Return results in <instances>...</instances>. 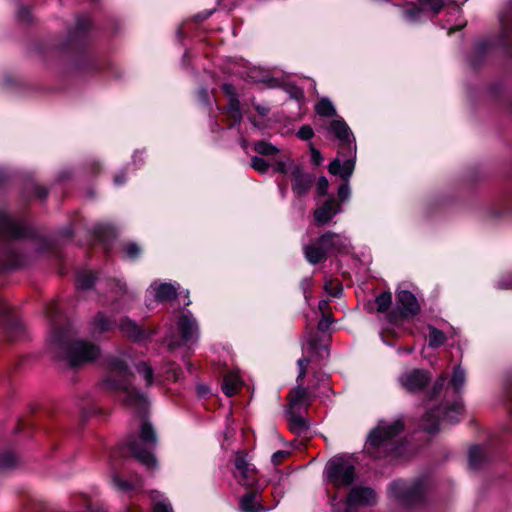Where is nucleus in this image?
Instances as JSON below:
<instances>
[{"label":"nucleus","instance_id":"obj_37","mask_svg":"<svg viewBox=\"0 0 512 512\" xmlns=\"http://www.w3.org/2000/svg\"><path fill=\"white\" fill-rule=\"evenodd\" d=\"M375 303L378 312H386L392 304V294L390 292L381 293L376 297Z\"/></svg>","mask_w":512,"mask_h":512},{"label":"nucleus","instance_id":"obj_3","mask_svg":"<svg viewBox=\"0 0 512 512\" xmlns=\"http://www.w3.org/2000/svg\"><path fill=\"white\" fill-rule=\"evenodd\" d=\"M156 440V434L152 425L147 421H143L140 426L138 439L135 437L130 438L124 447L139 462L147 467H154L156 459L150 449L155 445Z\"/></svg>","mask_w":512,"mask_h":512},{"label":"nucleus","instance_id":"obj_52","mask_svg":"<svg viewBox=\"0 0 512 512\" xmlns=\"http://www.w3.org/2000/svg\"><path fill=\"white\" fill-rule=\"evenodd\" d=\"M497 287L500 289H512V274L503 276Z\"/></svg>","mask_w":512,"mask_h":512},{"label":"nucleus","instance_id":"obj_19","mask_svg":"<svg viewBox=\"0 0 512 512\" xmlns=\"http://www.w3.org/2000/svg\"><path fill=\"white\" fill-rule=\"evenodd\" d=\"M108 376L106 378H112L116 383H120L122 380H126V376L129 375L128 366L117 358H111L107 362Z\"/></svg>","mask_w":512,"mask_h":512},{"label":"nucleus","instance_id":"obj_35","mask_svg":"<svg viewBox=\"0 0 512 512\" xmlns=\"http://www.w3.org/2000/svg\"><path fill=\"white\" fill-rule=\"evenodd\" d=\"M16 20L23 26L28 27L33 23L34 17L29 8L20 6L16 11Z\"/></svg>","mask_w":512,"mask_h":512},{"label":"nucleus","instance_id":"obj_60","mask_svg":"<svg viewBox=\"0 0 512 512\" xmlns=\"http://www.w3.org/2000/svg\"><path fill=\"white\" fill-rule=\"evenodd\" d=\"M328 306H329V301L328 300H321V301H319L318 309L321 311L322 315L323 314H328L326 312Z\"/></svg>","mask_w":512,"mask_h":512},{"label":"nucleus","instance_id":"obj_24","mask_svg":"<svg viewBox=\"0 0 512 512\" xmlns=\"http://www.w3.org/2000/svg\"><path fill=\"white\" fill-rule=\"evenodd\" d=\"M177 298V289L171 283H162L155 290V299L158 302H173Z\"/></svg>","mask_w":512,"mask_h":512},{"label":"nucleus","instance_id":"obj_32","mask_svg":"<svg viewBox=\"0 0 512 512\" xmlns=\"http://www.w3.org/2000/svg\"><path fill=\"white\" fill-rule=\"evenodd\" d=\"M289 95L290 99H294L298 103L299 109H302L306 102L304 87L298 86L294 81H290Z\"/></svg>","mask_w":512,"mask_h":512},{"label":"nucleus","instance_id":"obj_18","mask_svg":"<svg viewBox=\"0 0 512 512\" xmlns=\"http://www.w3.org/2000/svg\"><path fill=\"white\" fill-rule=\"evenodd\" d=\"M292 176V191L294 195L297 197L305 196L310 191L315 181V176L309 173H303L300 170L293 171Z\"/></svg>","mask_w":512,"mask_h":512},{"label":"nucleus","instance_id":"obj_33","mask_svg":"<svg viewBox=\"0 0 512 512\" xmlns=\"http://www.w3.org/2000/svg\"><path fill=\"white\" fill-rule=\"evenodd\" d=\"M429 346L436 348L444 344L446 341L445 334L434 326H429Z\"/></svg>","mask_w":512,"mask_h":512},{"label":"nucleus","instance_id":"obj_55","mask_svg":"<svg viewBox=\"0 0 512 512\" xmlns=\"http://www.w3.org/2000/svg\"><path fill=\"white\" fill-rule=\"evenodd\" d=\"M129 257H135L139 253V247L135 243H129L124 247Z\"/></svg>","mask_w":512,"mask_h":512},{"label":"nucleus","instance_id":"obj_14","mask_svg":"<svg viewBox=\"0 0 512 512\" xmlns=\"http://www.w3.org/2000/svg\"><path fill=\"white\" fill-rule=\"evenodd\" d=\"M349 151V158L343 162L339 158H335L329 163L328 171L332 175H337L345 182H348L355 169L356 159V145L353 146L352 151Z\"/></svg>","mask_w":512,"mask_h":512},{"label":"nucleus","instance_id":"obj_51","mask_svg":"<svg viewBox=\"0 0 512 512\" xmlns=\"http://www.w3.org/2000/svg\"><path fill=\"white\" fill-rule=\"evenodd\" d=\"M94 233L99 239L113 235V231L109 227H98L94 230Z\"/></svg>","mask_w":512,"mask_h":512},{"label":"nucleus","instance_id":"obj_57","mask_svg":"<svg viewBox=\"0 0 512 512\" xmlns=\"http://www.w3.org/2000/svg\"><path fill=\"white\" fill-rule=\"evenodd\" d=\"M153 512H172V509L163 502H157L153 506Z\"/></svg>","mask_w":512,"mask_h":512},{"label":"nucleus","instance_id":"obj_40","mask_svg":"<svg viewBox=\"0 0 512 512\" xmlns=\"http://www.w3.org/2000/svg\"><path fill=\"white\" fill-rule=\"evenodd\" d=\"M254 149L257 153L262 155H273L278 152V149L265 141L255 143Z\"/></svg>","mask_w":512,"mask_h":512},{"label":"nucleus","instance_id":"obj_4","mask_svg":"<svg viewBox=\"0 0 512 512\" xmlns=\"http://www.w3.org/2000/svg\"><path fill=\"white\" fill-rule=\"evenodd\" d=\"M59 349L65 352L68 365L72 368L95 361L100 356V348L85 340H71L62 343L55 340Z\"/></svg>","mask_w":512,"mask_h":512},{"label":"nucleus","instance_id":"obj_1","mask_svg":"<svg viewBox=\"0 0 512 512\" xmlns=\"http://www.w3.org/2000/svg\"><path fill=\"white\" fill-rule=\"evenodd\" d=\"M310 362L309 356L306 355L297 361V385L294 388L293 395H290V433H295L298 439L296 441L290 440V453L293 450H302L308 438L309 423L303 413L309 405L311 397L302 384Z\"/></svg>","mask_w":512,"mask_h":512},{"label":"nucleus","instance_id":"obj_62","mask_svg":"<svg viewBox=\"0 0 512 512\" xmlns=\"http://www.w3.org/2000/svg\"><path fill=\"white\" fill-rule=\"evenodd\" d=\"M275 171L284 174L286 172V165L284 162H278L274 166Z\"/></svg>","mask_w":512,"mask_h":512},{"label":"nucleus","instance_id":"obj_15","mask_svg":"<svg viewBox=\"0 0 512 512\" xmlns=\"http://www.w3.org/2000/svg\"><path fill=\"white\" fill-rule=\"evenodd\" d=\"M326 244V240H323L322 234L319 238L305 245L303 252L306 260L312 265H316L326 260L329 256Z\"/></svg>","mask_w":512,"mask_h":512},{"label":"nucleus","instance_id":"obj_59","mask_svg":"<svg viewBox=\"0 0 512 512\" xmlns=\"http://www.w3.org/2000/svg\"><path fill=\"white\" fill-rule=\"evenodd\" d=\"M287 455L288 454L285 451H278L274 453L272 461L275 465H279L287 457Z\"/></svg>","mask_w":512,"mask_h":512},{"label":"nucleus","instance_id":"obj_2","mask_svg":"<svg viewBox=\"0 0 512 512\" xmlns=\"http://www.w3.org/2000/svg\"><path fill=\"white\" fill-rule=\"evenodd\" d=\"M404 430V423L401 419L391 422L380 421L378 425L370 432L367 440L366 449L374 457H380L377 450L384 452L394 449V438Z\"/></svg>","mask_w":512,"mask_h":512},{"label":"nucleus","instance_id":"obj_61","mask_svg":"<svg viewBox=\"0 0 512 512\" xmlns=\"http://www.w3.org/2000/svg\"><path fill=\"white\" fill-rule=\"evenodd\" d=\"M9 313L10 307L4 302H0V316H5L8 315Z\"/></svg>","mask_w":512,"mask_h":512},{"label":"nucleus","instance_id":"obj_34","mask_svg":"<svg viewBox=\"0 0 512 512\" xmlns=\"http://www.w3.org/2000/svg\"><path fill=\"white\" fill-rule=\"evenodd\" d=\"M483 460V450L479 446H473L469 450L468 462L472 469H478Z\"/></svg>","mask_w":512,"mask_h":512},{"label":"nucleus","instance_id":"obj_39","mask_svg":"<svg viewBox=\"0 0 512 512\" xmlns=\"http://www.w3.org/2000/svg\"><path fill=\"white\" fill-rule=\"evenodd\" d=\"M18 462V458L12 452H4L0 454V469H9L14 467Z\"/></svg>","mask_w":512,"mask_h":512},{"label":"nucleus","instance_id":"obj_46","mask_svg":"<svg viewBox=\"0 0 512 512\" xmlns=\"http://www.w3.org/2000/svg\"><path fill=\"white\" fill-rule=\"evenodd\" d=\"M333 321L334 320L330 314H323L318 322L317 329L320 332H326L330 328Z\"/></svg>","mask_w":512,"mask_h":512},{"label":"nucleus","instance_id":"obj_43","mask_svg":"<svg viewBox=\"0 0 512 512\" xmlns=\"http://www.w3.org/2000/svg\"><path fill=\"white\" fill-rule=\"evenodd\" d=\"M338 199L337 201L342 204L343 202L347 201L350 198L351 195V189L348 182H344L341 184L338 188Z\"/></svg>","mask_w":512,"mask_h":512},{"label":"nucleus","instance_id":"obj_45","mask_svg":"<svg viewBox=\"0 0 512 512\" xmlns=\"http://www.w3.org/2000/svg\"><path fill=\"white\" fill-rule=\"evenodd\" d=\"M296 135L299 139L307 141L314 136V130L310 125H303L297 131Z\"/></svg>","mask_w":512,"mask_h":512},{"label":"nucleus","instance_id":"obj_7","mask_svg":"<svg viewBox=\"0 0 512 512\" xmlns=\"http://www.w3.org/2000/svg\"><path fill=\"white\" fill-rule=\"evenodd\" d=\"M424 491L423 480H416L413 483L397 480L392 482L388 488L390 498L407 506L419 502L424 495Z\"/></svg>","mask_w":512,"mask_h":512},{"label":"nucleus","instance_id":"obj_23","mask_svg":"<svg viewBox=\"0 0 512 512\" xmlns=\"http://www.w3.org/2000/svg\"><path fill=\"white\" fill-rule=\"evenodd\" d=\"M303 350L308 355H316L320 358L328 356V346L320 341L317 335L310 336L303 346Z\"/></svg>","mask_w":512,"mask_h":512},{"label":"nucleus","instance_id":"obj_48","mask_svg":"<svg viewBox=\"0 0 512 512\" xmlns=\"http://www.w3.org/2000/svg\"><path fill=\"white\" fill-rule=\"evenodd\" d=\"M113 482L115 485L125 491L131 490L134 488V485L124 479H122L119 475L113 476Z\"/></svg>","mask_w":512,"mask_h":512},{"label":"nucleus","instance_id":"obj_8","mask_svg":"<svg viewBox=\"0 0 512 512\" xmlns=\"http://www.w3.org/2000/svg\"><path fill=\"white\" fill-rule=\"evenodd\" d=\"M101 384L103 389L108 392L122 391L124 393L123 403L135 408L140 414H145L147 407L145 396L131 387L127 381L122 380L120 383H116L112 378H105Z\"/></svg>","mask_w":512,"mask_h":512},{"label":"nucleus","instance_id":"obj_42","mask_svg":"<svg viewBox=\"0 0 512 512\" xmlns=\"http://www.w3.org/2000/svg\"><path fill=\"white\" fill-rule=\"evenodd\" d=\"M422 14V8L415 3H411L405 10V17L410 21L419 20Z\"/></svg>","mask_w":512,"mask_h":512},{"label":"nucleus","instance_id":"obj_47","mask_svg":"<svg viewBox=\"0 0 512 512\" xmlns=\"http://www.w3.org/2000/svg\"><path fill=\"white\" fill-rule=\"evenodd\" d=\"M329 182L328 179L325 176L319 177L317 184H316V193L319 196H324L327 194L328 191Z\"/></svg>","mask_w":512,"mask_h":512},{"label":"nucleus","instance_id":"obj_26","mask_svg":"<svg viewBox=\"0 0 512 512\" xmlns=\"http://www.w3.org/2000/svg\"><path fill=\"white\" fill-rule=\"evenodd\" d=\"M498 20L502 29L500 32H512V0H508L498 12Z\"/></svg>","mask_w":512,"mask_h":512},{"label":"nucleus","instance_id":"obj_21","mask_svg":"<svg viewBox=\"0 0 512 512\" xmlns=\"http://www.w3.org/2000/svg\"><path fill=\"white\" fill-rule=\"evenodd\" d=\"M119 330L123 336L132 340H141L145 337L144 329L129 318L121 319Z\"/></svg>","mask_w":512,"mask_h":512},{"label":"nucleus","instance_id":"obj_49","mask_svg":"<svg viewBox=\"0 0 512 512\" xmlns=\"http://www.w3.org/2000/svg\"><path fill=\"white\" fill-rule=\"evenodd\" d=\"M310 153H311V161L314 165L318 166L323 161V156L321 152L314 147L312 143H309Z\"/></svg>","mask_w":512,"mask_h":512},{"label":"nucleus","instance_id":"obj_50","mask_svg":"<svg viewBox=\"0 0 512 512\" xmlns=\"http://www.w3.org/2000/svg\"><path fill=\"white\" fill-rule=\"evenodd\" d=\"M252 167L259 172H265L268 169V163L260 157H253Z\"/></svg>","mask_w":512,"mask_h":512},{"label":"nucleus","instance_id":"obj_30","mask_svg":"<svg viewBox=\"0 0 512 512\" xmlns=\"http://www.w3.org/2000/svg\"><path fill=\"white\" fill-rule=\"evenodd\" d=\"M466 382V373L460 367L457 366L454 368L453 375L450 381V385L455 393L461 392Z\"/></svg>","mask_w":512,"mask_h":512},{"label":"nucleus","instance_id":"obj_6","mask_svg":"<svg viewBox=\"0 0 512 512\" xmlns=\"http://www.w3.org/2000/svg\"><path fill=\"white\" fill-rule=\"evenodd\" d=\"M462 410L463 405L460 400H455L449 406L430 410L422 418V427L427 433L435 434L439 431L440 415L443 422L455 424L459 422Z\"/></svg>","mask_w":512,"mask_h":512},{"label":"nucleus","instance_id":"obj_25","mask_svg":"<svg viewBox=\"0 0 512 512\" xmlns=\"http://www.w3.org/2000/svg\"><path fill=\"white\" fill-rule=\"evenodd\" d=\"M178 330L181 334V338L184 341H190L193 339L196 331L194 321L187 315H181L178 320Z\"/></svg>","mask_w":512,"mask_h":512},{"label":"nucleus","instance_id":"obj_17","mask_svg":"<svg viewBox=\"0 0 512 512\" xmlns=\"http://www.w3.org/2000/svg\"><path fill=\"white\" fill-rule=\"evenodd\" d=\"M397 305L403 317L414 316L420 311V305L415 295L408 290L397 291Z\"/></svg>","mask_w":512,"mask_h":512},{"label":"nucleus","instance_id":"obj_11","mask_svg":"<svg viewBox=\"0 0 512 512\" xmlns=\"http://www.w3.org/2000/svg\"><path fill=\"white\" fill-rule=\"evenodd\" d=\"M325 129L330 137L339 142L342 149L347 148L352 151L353 146L356 145L351 129L342 118L330 121Z\"/></svg>","mask_w":512,"mask_h":512},{"label":"nucleus","instance_id":"obj_58","mask_svg":"<svg viewBox=\"0 0 512 512\" xmlns=\"http://www.w3.org/2000/svg\"><path fill=\"white\" fill-rule=\"evenodd\" d=\"M325 290L333 297H337L342 293V287L338 285L335 288H331V284H325Z\"/></svg>","mask_w":512,"mask_h":512},{"label":"nucleus","instance_id":"obj_27","mask_svg":"<svg viewBox=\"0 0 512 512\" xmlns=\"http://www.w3.org/2000/svg\"><path fill=\"white\" fill-rule=\"evenodd\" d=\"M113 329L112 321L103 313H98L92 321V334H102Z\"/></svg>","mask_w":512,"mask_h":512},{"label":"nucleus","instance_id":"obj_36","mask_svg":"<svg viewBox=\"0 0 512 512\" xmlns=\"http://www.w3.org/2000/svg\"><path fill=\"white\" fill-rule=\"evenodd\" d=\"M96 276L92 272H81L77 275V285L83 290L93 287Z\"/></svg>","mask_w":512,"mask_h":512},{"label":"nucleus","instance_id":"obj_28","mask_svg":"<svg viewBox=\"0 0 512 512\" xmlns=\"http://www.w3.org/2000/svg\"><path fill=\"white\" fill-rule=\"evenodd\" d=\"M257 490H250L247 492L240 500L241 509L244 512H258L261 508L259 502L257 501Z\"/></svg>","mask_w":512,"mask_h":512},{"label":"nucleus","instance_id":"obj_56","mask_svg":"<svg viewBox=\"0 0 512 512\" xmlns=\"http://www.w3.org/2000/svg\"><path fill=\"white\" fill-rule=\"evenodd\" d=\"M5 327L8 332L12 333L15 331L16 333L22 332V325L17 321H11L10 323L5 324Z\"/></svg>","mask_w":512,"mask_h":512},{"label":"nucleus","instance_id":"obj_44","mask_svg":"<svg viewBox=\"0 0 512 512\" xmlns=\"http://www.w3.org/2000/svg\"><path fill=\"white\" fill-rule=\"evenodd\" d=\"M137 369L139 372L144 374V376L147 380V384L151 385L153 382V370H152L151 366L146 362H141L137 366Z\"/></svg>","mask_w":512,"mask_h":512},{"label":"nucleus","instance_id":"obj_31","mask_svg":"<svg viewBox=\"0 0 512 512\" xmlns=\"http://www.w3.org/2000/svg\"><path fill=\"white\" fill-rule=\"evenodd\" d=\"M419 7L422 8V12H431L438 14L444 7L443 0H418Z\"/></svg>","mask_w":512,"mask_h":512},{"label":"nucleus","instance_id":"obj_63","mask_svg":"<svg viewBox=\"0 0 512 512\" xmlns=\"http://www.w3.org/2000/svg\"><path fill=\"white\" fill-rule=\"evenodd\" d=\"M230 106H231V109H232L233 111H235V112L240 116V111H239V102H238V100H236V99H232V100L230 101Z\"/></svg>","mask_w":512,"mask_h":512},{"label":"nucleus","instance_id":"obj_22","mask_svg":"<svg viewBox=\"0 0 512 512\" xmlns=\"http://www.w3.org/2000/svg\"><path fill=\"white\" fill-rule=\"evenodd\" d=\"M242 386L243 381L238 371H229L224 375L222 388L228 397L235 395Z\"/></svg>","mask_w":512,"mask_h":512},{"label":"nucleus","instance_id":"obj_38","mask_svg":"<svg viewBox=\"0 0 512 512\" xmlns=\"http://www.w3.org/2000/svg\"><path fill=\"white\" fill-rule=\"evenodd\" d=\"M29 263L27 257L19 255L17 252L12 251L7 258V265L11 268L23 267Z\"/></svg>","mask_w":512,"mask_h":512},{"label":"nucleus","instance_id":"obj_29","mask_svg":"<svg viewBox=\"0 0 512 512\" xmlns=\"http://www.w3.org/2000/svg\"><path fill=\"white\" fill-rule=\"evenodd\" d=\"M315 111L321 117H334L337 115L333 103L328 98H321L315 105Z\"/></svg>","mask_w":512,"mask_h":512},{"label":"nucleus","instance_id":"obj_9","mask_svg":"<svg viewBox=\"0 0 512 512\" xmlns=\"http://www.w3.org/2000/svg\"><path fill=\"white\" fill-rule=\"evenodd\" d=\"M376 502V493L369 487H354L350 490L346 504H334L332 512H354L358 506H370Z\"/></svg>","mask_w":512,"mask_h":512},{"label":"nucleus","instance_id":"obj_20","mask_svg":"<svg viewBox=\"0 0 512 512\" xmlns=\"http://www.w3.org/2000/svg\"><path fill=\"white\" fill-rule=\"evenodd\" d=\"M323 240H326L327 250L330 254L342 252L348 247V239L342 235L334 232H326L323 234Z\"/></svg>","mask_w":512,"mask_h":512},{"label":"nucleus","instance_id":"obj_53","mask_svg":"<svg viewBox=\"0 0 512 512\" xmlns=\"http://www.w3.org/2000/svg\"><path fill=\"white\" fill-rule=\"evenodd\" d=\"M445 383H446V377L441 376L436 380V382L433 386V389H432L433 396H436L440 393V391L445 386Z\"/></svg>","mask_w":512,"mask_h":512},{"label":"nucleus","instance_id":"obj_16","mask_svg":"<svg viewBox=\"0 0 512 512\" xmlns=\"http://www.w3.org/2000/svg\"><path fill=\"white\" fill-rule=\"evenodd\" d=\"M235 467L240 473V484L252 488L257 484L256 470L250 468L243 452H237L235 456Z\"/></svg>","mask_w":512,"mask_h":512},{"label":"nucleus","instance_id":"obj_54","mask_svg":"<svg viewBox=\"0 0 512 512\" xmlns=\"http://www.w3.org/2000/svg\"><path fill=\"white\" fill-rule=\"evenodd\" d=\"M34 193H35V196L40 199L41 201L45 200L47 195H48V190L43 187V186H40V185H35L34 186Z\"/></svg>","mask_w":512,"mask_h":512},{"label":"nucleus","instance_id":"obj_13","mask_svg":"<svg viewBox=\"0 0 512 512\" xmlns=\"http://www.w3.org/2000/svg\"><path fill=\"white\" fill-rule=\"evenodd\" d=\"M402 387L408 392H419L423 390L430 381L429 374L421 369H414L403 373L399 377Z\"/></svg>","mask_w":512,"mask_h":512},{"label":"nucleus","instance_id":"obj_64","mask_svg":"<svg viewBox=\"0 0 512 512\" xmlns=\"http://www.w3.org/2000/svg\"><path fill=\"white\" fill-rule=\"evenodd\" d=\"M73 234H74V232L70 228L63 230L61 233L62 237L66 238V239H71L73 237Z\"/></svg>","mask_w":512,"mask_h":512},{"label":"nucleus","instance_id":"obj_12","mask_svg":"<svg viewBox=\"0 0 512 512\" xmlns=\"http://www.w3.org/2000/svg\"><path fill=\"white\" fill-rule=\"evenodd\" d=\"M343 211L342 205L330 195L314 210L313 218L316 226L322 227L329 224L336 215Z\"/></svg>","mask_w":512,"mask_h":512},{"label":"nucleus","instance_id":"obj_5","mask_svg":"<svg viewBox=\"0 0 512 512\" xmlns=\"http://www.w3.org/2000/svg\"><path fill=\"white\" fill-rule=\"evenodd\" d=\"M324 477L327 484L333 487H348L355 480V468L343 457H334L327 462Z\"/></svg>","mask_w":512,"mask_h":512},{"label":"nucleus","instance_id":"obj_10","mask_svg":"<svg viewBox=\"0 0 512 512\" xmlns=\"http://www.w3.org/2000/svg\"><path fill=\"white\" fill-rule=\"evenodd\" d=\"M33 235L30 228L15 222L5 212L0 211V239L17 240Z\"/></svg>","mask_w":512,"mask_h":512},{"label":"nucleus","instance_id":"obj_41","mask_svg":"<svg viewBox=\"0 0 512 512\" xmlns=\"http://www.w3.org/2000/svg\"><path fill=\"white\" fill-rule=\"evenodd\" d=\"M92 28V21L88 15H79L76 18L75 32H84Z\"/></svg>","mask_w":512,"mask_h":512}]
</instances>
